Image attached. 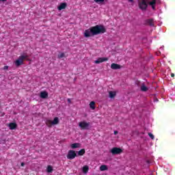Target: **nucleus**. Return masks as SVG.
Wrapping results in <instances>:
<instances>
[{
  "label": "nucleus",
  "mask_w": 175,
  "mask_h": 175,
  "mask_svg": "<svg viewBox=\"0 0 175 175\" xmlns=\"http://www.w3.org/2000/svg\"><path fill=\"white\" fill-rule=\"evenodd\" d=\"M105 33H106V28H105V26L102 25H97L86 29L84 31L83 35L85 38H91V36H95Z\"/></svg>",
  "instance_id": "f257e3e1"
},
{
  "label": "nucleus",
  "mask_w": 175,
  "mask_h": 175,
  "mask_svg": "<svg viewBox=\"0 0 175 175\" xmlns=\"http://www.w3.org/2000/svg\"><path fill=\"white\" fill-rule=\"evenodd\" d=\"M28 58H29V56L27 53H24L19 56V57L15 61V65L17 68L18 66H21V65H24V60L27 59L28 60Z\"/></svg>",
  "instance_id": "f03ea898"
},
{
  "label": "nucleus",
  "mask_w": 175,
  "mask_h": 175,
  "mask_svg": "<svg viewBox=\"0 0 175 175\" xmlns=\"http://www.w3.org/2000/svg\"><path fill=\"white\" fill-rule=\"evenodd\" d=\"M59 123V119H58V117H55L53 119V121H51L50 120H46L45 122L46 125L49 127V128H51V126H53V125H57Z\"/></svg>",
  "instance_id": "7ed1b4c3"
},
{
  "label": "nucleus",
  "mask_w": 175,
  "mask_h": 175,
  "mask_svg": "<svg viewBox=\"0 0 175 175\" xmlns=\"http://www.w3.org/2000/svg\"><path fill=\"white\" fill-rule=\"evenodd\" d=\"M90 125H91V123L85 121H82L79 123V126L81 128V131H88V129H90Z\"/></svg>",
  "instance_id": "20e7f679"
},
{
  "label": "nucleus",
  "mask_w": 175,
  "mask_h": 175,
  "mask_svg": "<svg viewBox=\"0 0 175 175\" xmlns=\"http://www.w3.org/2000/svg\"><path fill=\"white\" fill-rule=\"evenodd\" d=\"M67 159H75L76 157H77V154L76 153V151L73 150H68V152L67 154Z\"/></svg>",
  "instance_id": "39448f33"
},
{
  "label": "nucleus",
  "mask_w": 175,
  "mask_h": 175,
  "mask_svg": "<svg viewBox=\"0 0 175 175\" xmlns=\"http://www.w3.org/2000/svg\"><path fill=\"white\" fill-rule=\"evenodd\" d=\"M111 152L113 155H118L122 152V149L120 148L114 147L111 150Z\"/></svg>",
  "instance_id": "423d86ee"
},
{
  "label": "nucleus",
  "mask_w": 175,
  "mask_h": 175,
  "mask_svg": "<svg viewBox=\"0 0 175 175\" xmlns=\"http://www.w3.org/2000/svg\"><path fill=\"white\" fill-rule=\"evenodd\" d=\"M40 98H41V99H47V98H49V92L46 91L40 92Z\"/></svg>",
  "instance_id": "0eeeda50"
},
{
  "label": "nucleus",
  "mask_w": 175,
  "mask_h": 175,
  "mask_svg": "<svg viewBox=\"0 0 175 175\" xmlns=\"http://www.w3.org/2000/svg\"><path fill=\"white\" fill-rule=\"evenodd\" d=\"M159 0H152L148 3L149 6H151L153 10H155V5H157V2H159Z\"/></svg>",
  "instance_id": "6e6552de"
},
{
  "label": "nucleus",
  "mask_w": 175,
  "mask_h": 175,
  "mask_svg": "<svg viewBox=\"0 0 175 175\" xmlns=\"http://www.w3.org/2000/svg\"><path fill=\"white\" fill-rule=\"evenodd\" d=\"M106 61H109V59L107 57H100L94 62L95 64H100L102 62H106Z\"/></svg>",
  "instance_id": "1a4fd4ad"
},
{
  "label": "nucleus",
  "mask_w": 175,
  "mask_h": 175,
  "mask_svg": "<svg viewBox=\"0 0 175 175\" xmlns=\"http://www.w3.org/2000/svg\"><path fill=\"white\" fill-rule=\"evenodd\" d=\"M109 96L111 99H114L117 96V92L116 91H109Z\"/></svg>",
  "instance_id": "9d476101"
},
{
  "label": "nucleus",
  "mask_w": 175,
  "mask_h": 175,
  "mask_svg": "<svg viewBox=\"0 0 175 175\" xmlns=\"http://www.w3.org/2000/svg\"><path fill=\"white\" fill-rule=\"evenodd\" d=\"M68 4L66 3H61L60 5L57 7L58 10H64L66 9Z\"/></svg>",
  "instance_id": "9b49d317"
},
{
  "label": "nucleus",
  "mask_w": 175,
  "mask_h": 175,
  "mask_svg": "<svg viewBox=\"0 0 175 175\" xmlns=\"http://www.w3.org/2000/svg\"><path fill=\"white\" fill-rule=\"evenodd\" d=\"M111 68L114 70H117V69H121V66L120 64L113 63L111 64Z\"/></svg>",
  "instance_id": "f8f14e48"
},
{
  "label": "nucleus",
  "mask_w": 175,
  "mask_h": 175,
  "mask_svg": "<svg viewBox=\"0 0 175 175\" xmlns=\"http://www.w3.org/2000/svg\"><path fill=\"white\" fill-rule=\"evenodd\" d=\"M146 24L148 25H150V27H154V19L150 18V19H146L145 21Z\"/></svg>",
  "instance_id": "ddd939ff"
},
{
  "label": "nucleus",
  "mask_w": 175,
  "mask_h": 175,
  "mask_svg": "<svg viewBox=\"0 0 175 175\" xmlns=\"http://www.w3.org/2000/svg\"><path fill=\"white\" fill-rule=\"evenodd\" d=\"M9 127L11 130L16 129L17 128V124L15 122H11L9 124Z\"/></svg>",
  "instance_id": "4468645a"
},
{
  "label": "nucleus",
  "mask_w": 175,
  "mask_h": 175,
  "mask_svg": "<svg viewBox=\"0 0 175 175\" xmlns=\"http://www.w3.org/2000/svg\"><path fill=\"white\" fill-rule=\"evenodd\" d=\"M71 148H80V144L79 143H75L70 145Z\"/></svg>",
  "instance_id": "2eb2a0df"
},
{
  "label": "nucleus",
  "mask_w": 175,
  "mask_h": 175,
  "mask_svg": "<svg viewBox=\"0 0 175 175\" xmlns=\"http://www.w3.org/2000/svg\"><path fill=\"white\" fill-rule=\"evenodd\" d=\"M100 172H105L106 170H109V167H107V165H102L100 167Z\"/></svg>",
  "instance_id": "dca6fc26"
},
{
  "label": "nucleus",
  "mask_w": 175,
  "mask_h": 175,
  "mask_svg": "<svg viewBox=\"0 0 175 175\" xmlns=\"http://www.w3.org/2000/svg\"><path fill=\"white\" fill-rule=\"evenodd\" d=\"M84 154H85V149H81L79 152H78V155L79 157H83V155H84Z\"/></svg>",
  "instance_id": "f3484780"
},
{
  "label": "nucleus",
  "mask_w": 175,
  "mask_h": 175,
  "mask_svg": "<svg viewBox=\"0 0 175 175\" xmlns=\"http://www.w3.org/2000/svg\"><path fill=\"white\" fill-rule=\"evenodd\" d=\"M88 170H90V167H88V165H85L83 167V173H88Z\"/></svg>",
  "instance_id": "a211bd4d"
},
{
  "label": "nucleus",
  "mask_w": 175,
  "mask_h": 175,
  "mask_svg": "<svg viewBox=\"0 0 175 175\" xmlns=\"http://www.w3.org/2000/svg\"><path fill=\"white\" fill-rule=\"evenodd\" d=\"M90 107L92 110H95V103L94 101L90 102Z\"/></svg>",
  "instance_id": "6ab92c4d"
},
{
  "label": "nucleus",
  "mask_w": 175,
  "mask_h": 175,
  "mask_svg": "<svg viewBox=\"0 0 175 175\" xmlns=\"http://www.w3.org/2000/svg\"><path fill=\"white\" fill-rule=\"evenodd\" d=\"M46 170L48 173H51V172H53V167H51V165H48Z\"/></svg>",
  "instance_id": "aec40b11"
},
{
  "label": "nucleus",
  "mask_w": 175,
  "mask_h": 175,
  "mask_svg": "<svg viewBox=\"0 0 175 175\" xmlns=\"http://www.w3.org/2000/svg\"><path fill=\"white\" fill-rule=\"evenodd\" d=\"M64 57H65V53H61L60 54L58 55L57 57L59 59H61V58H64Z\"/></svg>",
  "instance_id": "412c9836"
},
{
  "label": "nucleus",
  "mask_w": 175,
  "mask_h": 175,
  "mask_svg": "<svg viewBox=\"0 0 175 175\" xmlns=\"http://www.w3.org/2000/svg\"><path fill=\"white\" fill-rule=\"evenodd\" d=\"M148 136L150 137V139H152V140H154V139H155V137L154 136V135L151 133H148Z\"/></svg>",
  "instance_id": "4be33fe9"
},
{
  "label": "nucleus",
  "mask_w": 175,
  "mask_h": 175,
  "mask_svg": "<svg viewBox=\"0 0 175 175\" xmlns=\"http://www.w3.org/2000/svg\"><path fill=\"white\" fill-rule=\"evenodd\" d=\"M141 91H142V92H146V91H148V88H141Z\"/></svg>",
  "instance_id": "5701e85b"
},
{
  "label": "nucleus",
  "mask_w": 175,
  "mask_h": 175,
  "mask_svg": "<svg viewBox=\"0 0 175 175\" xmlns=\"http://www.w3.org/2000/svg\"><path fill=\"white\" fill-rule=\"evenodd\" d=\"M140 88H147V87L146 86V85H144V83H142Z\"/></svg>",
  "instance_id": "b1692460"
},
{
  "label": "nucleus",
  "mask_w": 175,
  "mask_h": 175,
  "mask_svg": "<svg viewBox=\"0 0 175 175\" xmlns=\"http://www.w3.org/2000/svg\"><path fill=\"white\" fill-rule=\"evenodd\" d=\"M8 69H9V66H5L3 67V70H8Z\"/></svg>",
  "instance_id": "393cba45"
},
{
  "label": "nucleus",
  "mask_w": 175,
  "mask_h": 175,
  "mask_svg": "<svg viewBox=\"0 0 175 175\" xmlns=\"http://www.w3.org/2000/svg\"><path fill=\"white\" fill-rule=\"evenodd\" d=\"M8 0H0V3H5Z\"/></svg>",
  "instance_id": "a878e982"
},
{
  "label": "nucleus",
  "mask_w": 175,
  "mask_h": 175,
  "mask_svg": "<svg viewBox=\"0 0 175 175\" xmlns=\"http://www.w3.org/2000/svg\"><path fill=\"white\" fill-rule=\"evenodd\" d=\"M135 84H137V85H140V81H136Z\"/></svg>",
  "instance_id": "bb28decb"
},
{
  "label": "nucleus",
  "mask_w": 175,
  "mask_h": 175,
  "mask_svg": "<svg viewBox=\"0 0 175 175\" xmlns=\"http://www.w3.org/2000/svg\"><path fill=\"white\" fill-rule=\"evenodd\" d=\"M113 135H118V131H115L113 132Z\"/></svg>",
  "instance_id": "cd10ccee"
},
{
  "label": "nucleus",
  "mask_w": 175,
  "mask_h": 175,
  "mask_svg": "<svg viewBox=\"0 0 175 175\" xmlns=\"http://www.w3.org/2000/svg\"><path fill=\"white\" fill-rule=\"evenodd\" d=\"M67 101L68 102V103H70L72 102V100H70V98H68Z\"/></svg>",
  "instance_id": "c85d7f7f"
},
{
  "label": "nucleus",
  "mask_w": 175,
  "mask_h": 175,
  "mask_svg": "<svg viewBox=\"0 0 175 175\" xmlns=\"http://www.w3.org/2000/svg\"><path fill=\"white\" fill-rule=\"evenodd\" d=\"M171 77H174V73H171Z\"/></svg>",
  "instance_id": "c756f323"
},
{
  "label": "nucleus",
  "mask_w": 175,
  "mask_h": 175,
  "mask_svg": "<svg viewBox=\"0 0 175 175\" xmlns=\"http://www.w3.org/2000/svg\"><path fill=\"white\" fill-rule=\"evenodd\" d=\"M158 100H159L158 98L154 99V102H158Z\"/></svg>",
  "instance_id": "7c9ffc66"
},
{
  "label": "nucleus",
  "mask_w": 175,
  "mask_h": 175,
  "mask_svg": "<svg viewBox=\"0 0 175 175\" xmlns=\"http://www.w3.org/2000/svg\"><path fill=\"white\" fill-rule=\"evenodd\" d=\"M21 166H24V165H25L24 163H21Z\"/></svg>",
  "instance_id": "2f4dec72"
},
{
  "label": "nucleus",
  "mask_w": 175,
  "mask_h": 175,
  "mask_svg": "<svg viewBox=\"0 0 175 175\" xmlns=\"http://www.w3.org/2000/svg\"><path fill=\"white\" fill-rule=\"evenodd\" d=\"M129 2H133V0H129Z\"/></svg>",
  "instance_id": "473e14b6"
}]
</instances>
